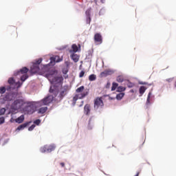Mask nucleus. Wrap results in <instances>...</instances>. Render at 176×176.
<instances>
[{
    "label": "nucleus",
    "mask_w": 176,
    "mask_h": 176,
    "mask_svg": "<svg viewBox=\"0 0 176 176\" xmlns=\"http://www.w3.org/2000/svg\"><path fill=\"white\" fill-rule=\"evenodd\" d=\"M16 85L18 86V87H21V86L23 85V82H20L19 81L16 82Z\"/></svg>",
    "instance_id": "39"
},
{
    "label": "nucleus",
    "mask_w": 176,
    "mask_h": 176,
    "mask_svg": "<svg viewBox=\"0 0 176 176\" xmlns=\"http://www.w3.org/2000/svg\"><path fill=\"white\" fill-rule=\"evenodd\" d=\"M91 118L89 119V122H91Z\"/></svg>",
    "instance_id": "44"
},
{
    "label": "nucleus",
    "mask_w": 176,
    "mask_h": 176,
    "mask_svg": "<svg viewBox=\"0 0 176 176\" xmlns=\"http://www.w3.org/2000/svg\"><path fill=\"white\" fill-rule=\"evenodd\" d=\"M84 102L81 100L80 102L77 103L78 107H83Z\"/></svg>",
    "instance_id": "37"
},
{
    "label": "nucleus",
    "mask_w": 176,
    "mask_h": 176,
    "mask_svg": "<svg viewBox=\"0 0 176 176\" xmlns=\"http://www.w3.org/2000/svg\"><path fill=\"white\" fill-rule=\"evenodd\" d=\"M94 2H97V0H94Z\"/></svg>",
    "instance_id": "45"
},
{
    "label": "nucleus",
    "mask_w": 176,
    "mask_h": 176,
    "mask_svg": "<svg viewBox=\"0 0 176 176\" xmlns=\"http://www.w3.org/2000/svg\"><path fill=\"white\" fill-rule=\"evenodd\" d=\"M30 71L28 68L24 67L22 69H21L19 71L17 72L14 73V76H17L19 75L21 76V82H25L27 79H28V74H27Z\"/></svg>",
    "instance_id": "4"
},
{
    "label": "nucleus",
    "mask_w": 176,
    "mask_h": 176,
    "mask_svg": "<svg viewBox=\"0 0 176 176\" xmlns=\"http://www.w3.org/2000/svg\"><path fill=\"white\" fill-rule=\"evenodd\" d=\"M3 101H10V96L9 94H6L5 97L3 98Z\"/></svg>",
    "instance_id": "28"
},
{
    "label": "nucleus",
    "mask_w": 176,
    "mask_h": 176,
    "mask_svg": "<svg viewBox=\"0 0 176 176\" xmlns=\"http://www.w3.org/2000/svg\"><path fill=\"white\" fill-rule=\"evenodd\" d=\"M78 47H80V45H78Z\"/></svg>",
    "instance_id": "47"
},
{
    "label": "nucleus",
    "mask_w": 176,
    "mask_h": 176,
    "mask_svg": "<svg viewBox=\"0 0 176 176\" xmlns=\"http://www.w3.org/2000/svg\"><path fill=\"white\" fill-rule=\"evenodd\" d=\"M6 111V109H5L3 108L0 109V116L2 115H4Z\"/></svg>",
    "instance_id": "33"
},
{
    "label": "nucleus",
    "mask_w": 176,
    "mask_h": 176,
    "mask_svg": "<svg viewBox=\"0 0 176 176\" xmlns=\"http://www.w3.org/2000/svg\"><path fill=\"white\" fill-rule=\"evenodd\" d=\"M42 58H40L37 60H35V62L33 63V65H38L39 67V65L41 64V63H42Z\"/></svg>",
    "instance_id": "24"
},
{
    "label": "nucleus",
    "mask_w": 176,
    "mask_h": 176,
    "mask_svg": "<svg viewBox=\"0 0 176 176\" xmlns=\"http://www.w3.org/2000/svg\"><path fill=\"white\" fill-rule=\"evenodd\" d=\"M39 71H41V68L39 67V66L33 64L31 67L30 72L32 74H37V72H39Z\"/></svg>",
    "instance_id": "11"
},
{
    "label": "nucleus",
    "mask_w": 176,
    "mask_h": 176,
    "mask_svg": "<svg viewBox=\"0 0 176 176\" xmlns=\"http://www.w3.org/2000/svg\"><path fill=\"white\" fill-rule=\"evenodd\" d=\"M60 164L61 167H65V164L64 162H60Z\"/></svg>",
    "instance_id": "40"
},
{
    "label": "nucleus",
    "mask_w": 176,
    "mask_h": 176,
    "mask_svg": "<svg viewBox=\"0 0 176 176\" xmlns=\"http://www.w3.org/2000/svg\"><path fill=\"white\" fill-rule=\"evenodd\" d=\"M34 124H36V126H39L41 124V120L37 119L35 121H34Z\"/></svg>",
    "instance_id": "32"
},
{
    "label": "nucleus",
    "mask_w": 176,
    "mask_h": 176,
    "mask_svg": "<svg viewBox=\"0 0 176 176\" xmlns=\"http://www.w3.org/2000/svg\"><path fill=\"white\" fill-rule=\"evenodd\" d=\"M165 80H166V82H168V83H171V82H173V80H174V78H167Z\"/></svg>",
    "instance_id": "34"
},
{
    "label": "nucleus",
    "mask_w": 176,
    "mask_h": 176,
    "mask_svg": "<svg viewBox=\"0 0 176 176\" xmlns=\"http://www.w3.org/2000/svg\"><path fill=\"white\" fill-rule=\"evenodd\" d=\"M6 92V88L5 87H0V94H5Z\"/></svg>",
    "instance_id": "27"
},
{
    "label": "nucleus",
    "mask_w": 176,
    "mask_h": 176,
    "mask_svg": "<svg viewBox=\"0 0 176 176\" xmlns=\"http://www.w3.org/2000/svg\"><path fill=\"white\" fill-rule=\"evenodd\" d=\"M89 129H91V128H88Z\"/></svg>",
    "instance_id": "48"
},
{
    "label": "nucleus",
    "mask_w": 176,
    "mask_h": 176,
    "mask_svg": "<svg viewBox=\"0 0 176 176\" xmlns=\"http://www.w3.org/2000/svg\"><path fill=\"white\" fill-rule=\"evenodd\" d=\"M84 90H85V86H81L76 90V92L77 93V94H76L73 97V100H72L73 105L76 104V101H78V100H82V98H85V97H86L87 96H89V91H84Z\"/></svg>",
    "instance_id": "3"
},
{
    "label": "nucleus",
    "mask_w": 176,
    "mask_h": 176,
    "mask_svg": "<svg viewBox=\"0 0 176 176\" xmlns=\"http://www.w3.org/2000/svg\"><path fill=\"white\" fill-rule=\"evenodd\" d=\"M71 58L74 61V63H78L79 61V56L76 54H74L71 56Z\"/></svg>",
    "instance_id": "14"
},
{
    "label": "nucleus",
    "mask_w": 176,
    "mask_h": 176,
    "mask_svg": "<svg viewBox=\"0 0 176 176\" xmlns=\"http://www.w3.org/2000/svg\"><path fill=\"white\" fill-rule=\"evenodd\" d=\"M56 74L57 72H56V70H52L46 74L47 79H48L52 85L63 83V81L64 80L63 76H56Z\"/></svg>",
    "instance_id": "2"
},
{
    "label": "nucleus",
    "mask_w": 176,
    "mask_h": 176,
    "mask_svg": "<svg viewBox=\"0 0 176 176\" xmlns=\"http://www.w3.org/2000/svg\"><path fill=\"white\" fill-rule=\"evenodd\" d=\"M72 49L74 53H76L78 50V45H76V44H73L72 45Z\"/></svg>",
    "instance_id": "26"
},
{
    "label": "nucleus",
    "mask_w": 176,
    "mask_h": 176,
    "mask_svg": "<svg viewBox=\"0 0 176 176\" xmlns=\"http://www.w3.org/2000/svg\"><path fill=\"white\" fill-rule=\"evenodd\" d=\"M117 91L122 93V91H126V87L120 86L117 88Z\"/></svg>",
    "instance_id": "23"
},
{
    "label": "nucleus",
    "mask_w": 176,
    "mask_h": 176,
    "mask_svg": "<svg viewBox=\"0 0 176 176\" xmlns=\"http://www.w3.org/2000/svg\"><path fill=\"white\" fill-rule=\"evenodd\" d=\"M96 79H97V76L95 74H91L89 76V80H90V82H93L96 80Z\"/></svg>",
    "instance_id": "20"
},
{
    "label": "nucleus",
    "mask_w": 176,
    "mask_h": 176,
    "mask_svg": "<svg viewBox=\"0 0 176 176\" xmlns=\"http://www.w3.org/2000/svg\"><path fill=\"white\" fill-rule=\"evenodd\" d=\"M10 122L11 123H13V122H16V120L13 119V118H12L10 119Z\"/></svg>",
    "instance_id": "41"
},
{
    "label": "nucleus",
    "mask_w": 176,
    "mask_h": 176,
    "mask_svg": "<svg viewBox=\"0 0 176 176\" xmlns=\"http://www.w3.org/2000/svg\"><path fill=\"white\" fill-rule=\"evenodd\" d=\"M50 93H53L54 97H56L57 94H58L59 98L63 100V98H64L68 94V86L65 85L61 87L58 91H57V87L56 86H51Z\"/></svg>",
    "instance_id": "1"
},
{
    "label": "nucleus",
    "mask_w": 176,
    "mask_h": 176,
    "mask_svg": "<svg viewBox=\"0 0 176 176\" xmlns=\"http://www.w3.org/2000/svg\"><path fill=\"white\" fill-rule=\"evenodd\" d=\"M116 80L118 82V83H122V82L124 80V78H123V76H118L116 78Z\"/></svg>",
    "instance_id": "22"
},
{
    "label": "nucleus",
    "mask_w": 176,
    "mask_h": 176,
    "mask_svg": "<svg viewBox=\"0 0 176 176\" xmlns=\"http://www.w3.org/2000/svg\"><path fill=\"white\" fill-rule=\"evenodd\" d=\"M145 90H146V87L142 86L140 87L139 91H140V94L142 95L144 94V93H145Z\"/></svg>",
    "instance_id": "25"
},
{
    "label": "nucleus",
    "mask_w": 176,
    "mask_h": 176,
    "mask_svg": "<svg viewBox=\"0 0 176 176\" xmlns=\"http://www.w3.org/2000/svg\"><path fill=\"white\" fill-rule=\"evenodd\" d=\"M118 86H119V84H118L117 82H113L112 87H111V91H115V90L118 89Z\"/></svg>",
    "instance_id": "19"
},
{
    "label": "nucleus",
    "mask_w": 176,
    "mask_h": 176,
    "mask_svg": "<svg viewBox=\"0 0 176 176\" xmlns=\"http://www.w3.org/2000/svg\"><path fill=\"white\" fill-rule=\"evenodd\" d=\"M8 83H9V85H14V78H10L8 79Z\"/></svg>",
    "instance_id": "30"
},
{
    "label": "nucleus",
    "mask_w": 176,
    "mask_h": 176,
    "mask_svg": "<svg viewBox=\"0 0 176 176\" xmlns=\"http://www.w3.org/2000/svg\"><path fill=\"white\" fill-rule=\"evenodd\" d=\"M56 149V146L54 145H45L43 147L41 148V152L42 153H45L46 152H47L48 153H50V152H53V151H54Z\"/></svg>",
    "instance_id": "5"
},
{
    "label": "nucleus",
    "mask_w": 176,
    "mask_h": 176,
    "mask_svg": "<svg viewBox=\"0 0 176 176\" xmlns=\"http://www.w3.org/2000/svg\"><path fill=\"white\" fill-rule=\"evenodd\" d=\"M85 76V71H81L79 74V78H83Z\"/></svg>",
    "instance_id": "36"
},
{
    "label": "nucleus",
    "mask_w": 176,
    "mask_h": 176,
    "mask_svg": "<svg viewBox=\"0 0 176 176\" xmlns=\"http://www.w3.org/2000/svg\"><path fill=\"white\" fill-rule=\"evenodd\" d=\"M151 96H152V93L149 92L147 96L146 105H151Z\"/></svg>",
    "instance_id": "18"
},
{
    "label": "nucleus",
    "mask_w": 176,
    "mask_h": 176,
    "mask_svg": "<svg viewBox=\"0 0 176 176\" xmlns=\"http://www.w3.org/2000/svg\"><path fill=\"white\" fill-rule=\"evenodd\" d=\"M27 109H28H28H31L30 111H28V113H30V114L34 113V109H32V107L28 106V107H27Z\"/></svg>",
    "instance_id": "29"
},
{
    "label": "nucleus",
    "mask_w": 176,
    "mask_h": 176,
    "mask_svg": "<svg viewBox=\"0 0 176 176\" xmlns=\"http://www.w3.org/2000/svg\"><path fill=\"white\" fill-rule=\"evenodd\" d=\"M113 74V72L111 70H104V72L100 73L101 76L105 77L108 76V75H112Z\"/></svg>",
    "instance_id": "13"
},
{
    "label": "nucleus",
    "mask_w": 176,
    "mask_h": 176,
    "mask_svg": "<svg viewBox=\"0 0 176 176\" xmlns=\"http://www.w3.org/2000/svg\"><path fill=\"white\" fill-rule=\"evenodd\" d=\"M94 39L98 45L102 43V36L100 33L95 34Z\"/></svg>",
    "instance_id": "9"
},
{
    "label": "nucleus",
    "mask_w": 176,
    "mask_h": 176,
    "mask_svg": "<svg viewBox=\"0 0 176 176\" xmlns=\"http://www.w3.org/2000/svg\"><path fill=\"white\" fill-rule=\"evenodd\" d=\"M60 61H63V59L60 58V56H55L50 58V65H54L56 63H60Z\"/></svg>",
    "instance_id": "8"
},
{
    "label": "nucleus",
    "mask_w": 176,
    "mask_h": 176,
    "mask_svg": "<svg viewBox=\"0 0 176 176\" xmlns=\"http://www.w3.org/2000/svg\"><path fill=\"white\" fill-rule=\"evenodd\" d=\"M124 97V93L120 92V94L116 95V99L117 100H122Z\"/></svg>",
    "instance_id": "21"
},
{
    "label": "nucleus",
    "mask_w": 176,
    "mask_h": 176,
    "mask_svg": "<svg viewBox=\"0 0 176 176\" xmlns=\"http://www.w3.org/2000/svg\"><path fill=\"white\" fill-rule=\"evenodd\" d=\"M89 21L91 20L90 17H89Z\"/></svg>",
    "instance_id": "46"
},
{
    "label": "nucleus",
    "mask_w": 176,
    "mask_h": 176,
    "mask_svg": "<svg viewBox=\"0 0 176 176\" xmlns=\"http://www.w3.org/2000/svg\"><path fill=\"white\" fill-rule=\"evenodd\" d=\"M28 124H29L28 122H25V123H24V124H22L19 125V126L17 127L16 130H19V131H20V130H24V129H25V127H27V126H28Z\"/></svg>",
    "instance_id": "15"
},
{
    "label": "nucleus",
    "mask_w": 176,
    "mask_h": 176,
    "mask_svg": "<svg viewBox=\"0 0 176 176\" xmlns=\"http://www.w3.org/2000/svg\"><path fill=\"white\" fill-rule=\"evenodd\" d=\"M53 98H54L53 96H49L45 98L44 99H43L42 102L43 105H49V104H50V102L53 101Z\"/></svg>",
    "instance_id": "10"
},
{
    "label": "nucleus",
    "mask_w": 176,
    "mask_h": 176,
    "mask_svg": "<svg viewBox=\"0 0 176 176\" xmlns=\"http://www.w3.org/2000/svg\"><path fill=\"white\" fill-rule=\"evenodd\" d=\"M16 123H23L24 122V115H21L18 118L15 119Z\"/></svg>",
    "instance_id": "16"
},
{
    "label": "nucleus",
    "mask_w": 176,
    "mask_h": 176,
    "mask_svg": "<svg viewBox=\"0 0 176 176\" xmlns=\"http://www.w3.org/2000/svg\"><path fill=\"white\" fill-rule=\"evenodd\" d=\"M35 129V125L32 124L31 126L29 127L28 131H32Z\"/></svg>",
    "instance_id": "38"
},
{
    "label": "nucleus",
    "mask_w": 176,
    "mask_h": 176,
    "mask_svg": "<svg viewBox=\"0 0 176 176\" xmlns=\"http://www.w3.org/2000/svg\"><path fill=\"white\" fill-rule=\"evenodd\" d=\"M23 107V100H16L12 104V109L17 111Z\"/></svg>",
    "instance_id": "7"
},
{
    "label": "nucleus",
    "mask_w": 176,
    "mask_h": 176,
    "mask_svg": "<svg viewBox=\"0 0 176 176\" xmlns=\"http://www.w3.org/2000/svg\"><path fill=\"white\" fill-rule=\"evenodd\" d=\"M173 87L174 89H176V80L173 82Z\"/></svg>",
    "instance_id": "42"
},
{
    "label": "nucleus",
    "mask_w": 176,
    "mask_h": 176,
    "mask_svg": "<svg viewBox=\"0 0 176 176\" xmlns=\"http://www.w3.org/2000/svg\"><path fill=\"white\" fill-rule=\"evenodd\" d=\"M102 3H104L105 2V0H100Z\"/></svg>",
    "instance_id": "43"
},
{
    "label": "nucleus",
    "mask_w": 176,
    "mask_h": 176,
    "mask_svg": "<svg viewBox=\"0 0 176 176\" xmlns=\"http://www.w3.org/2000/svg\"><path fill=\"white\" fill-rule=\"evenodd\" d=\"M90 111H91V107L90 106V104H87L85 105L84 107V113L89 116V115H90Z\"/></svg>",
    "instance_id": "12"
},
{
    "label": "nucleus",
    "mask_w": 176,
    "mask_h": 176,
    "mask_svg": "<svg viewBox=\"0 0 176 176\" xmlns=\"http://www.w3.org/2000/svg\"><path fill=\"white\" fill-rule=\"evenodd\" d=\"M104 107V102L102 101V98H96L94 100V109H98V108H102Z\"/></svg>",
    "instance_id": "6"
},
{
    "label": "nucleus",
    "mask_w": 176,
    "mask_h": 176,
    "mask_svg": "<svg viewBox=\"0 0 176 176\" xmlns=\"http://www.w3.org/2000/svg\"><path fill=\"white\" fill-rule=\"evenodd\" d=\"M47 111V107H41L38 109V113H45Z\"/></svg>",
    "instance_id": "17"
},
{
    "label": "nucleus",
    "mask_w": 176,
    "mask_h": 176,
    "mask_svg": "<svg viewBox=\"0 0 176 176\" xmlns=\"http://www.w3.org/2000/svg\"><path fill=\"white\" fill-rule=\"evenodd\" d=\"M5 123V118L0 117V124H3Z\"/></svg>",
    "instance_id": "35"
},
{
    "label": "nucleus",
    "mask_w": 176,
    "mask_h": 176,
    "mask_svg": "<svg viewBox=\"0 0 176 176\" xmlns=\"http://www.w3.org/2000/svg\"><path fill=\"white\" fill-rule=\"evenodd\" d=\"M126 85L129 88L134 87V83L131 82L129 81H128V82L126 83Z\"/></svg>",
    "instance_id": "31"
}]
</instances>
